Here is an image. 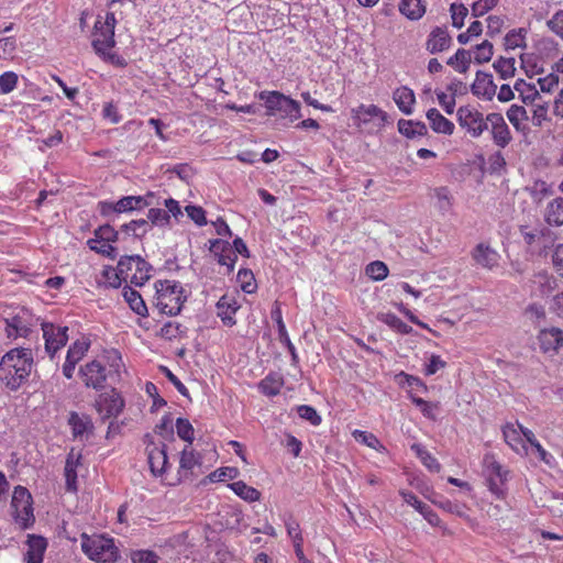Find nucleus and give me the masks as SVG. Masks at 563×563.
Masks as SVG:
<instances>
[{
    "label": "nucleus",
    "mask_w": 563,
    "mask_h": 563,
    "mask_svg": "<svg viewBox=\"0 0 563 563\" xmlns=\"http://www.w3.org/2000/svg\"><path fill=\"white\" fill-rule=\"evenodd\" d=\"M124 282V275L120 273L119 264L117 267L106 266L101 272V278L99 279V284L104 287L119 288Z\"/></svg>",
    "instance_id": "37998d69"
},
{
    "label": "nucleus",
    "mask_w": 563,
    "mask_h": 563,
    "mask_svg": "<svg viewBox=\"0 0 563 563\" xmlns=\"http://www.w3.org/2000/svg\"><path fill=\"white\" fill-rule=\"evenodd\" d=\"M377 319H378V321L385 323L391 330H394L395 332H397L399 334L405 335V334L411 333V331H412V328L409 324L404 322L398 316H396L393 312L379 313L377 316Z\"/></svg>",
    "instance_id": "79ce46f5"
},
{
    "label": "nucleus",
    "mask_w": 563,
    "mask_h": 563,
    "mask_svg": "<svg viewBox=\"0 0 563 563\" xmlns=\"http://www.w3.org/2000/svg\"><path fill=\"white\" fill-rule=\"evenodd\" d=\"M471 90L478 98L492 100L496 95L497 86L490 74L477 71Z\"/></svg>",
    "instance_id": "393cba45"
},
{
    "label": "nucleus",
    "mask_w": 563,
    "mask_h": 563,
    "mask_svg": "<svg viewBox=\"0 0 563 563\" xmlns=\"http://www.w3.org/2000/svg\"><path fill=\"white\" fill-rule=\"evenodd\" d=\"M115 24L117 20L113 12H108L104 18L97 16L91 34V44L98 55L106 56L114 47Z\"/></svg>",
    "instance_id": "39448f33"
},
{
    "label": "nucleus",
    "mask_w": 563,
    "mask_h": 563,
    "mask_svg": "<svg viewBox=\"0 0 563 563\" xmlns=\"http://www.w3.org/2000/svg\"><path fill=\"white\" fill-rule=\"evenodd\" d=\"M409 398L411 399L412 404L416 405L420 409L421 413L426 418H428L432 421L437 420V411L439 410V407H440L439 402H432V401L424 400L420 397L415 396L413 394H410Z\"/></svg>",
    "instance_id": "49530a36"
},
{
    "label": "nucleus",
    "mask_w": 563,
    "mask_h": 563,
    "mask_svg": "<svg viewBox=\"0 0 563 563\" xmlns=\"http://www.w3.org/2000/svg\"><path fill=\"white\" fill-rule=\"evenodd\" d=\"M177 435L186 442V445H192L195 439V430L188 419L178 418L176 420Z\"/></svg>",
    "instance_id": "864d4df0"
},
{
    "label": "nucleus",
    "mask_w": 563,
    "mask_h": 563,
    "mask_svg": "<svg viewBox=\"0 0 563 563\" xmlns=\"http://www.w3.org/2000/svg\"><path fill=\"white\" fill-rule=\"evenodd\" d=\"M123 297H124V300L128 302L129 307L136 314H139L141 317L147 316V313H148L147 306L139 291L132 289L131 287H124Z\"/></svg>",
    "instance_id": "4c0bfd02"
},
{
    "label": "nucleus",
    "mask_w": 563,
    "mask_h": 563,
    "mask_svg": "<svg viewBox=\"0 0 563 563\" xmlns=\"http://www.w3.org/2000/svg\"><path fill=\"white\" fill-rule=\"evenodd\" d=\"M147 219L152 222V224L157 227H167L170 221V216L168 211L159 208H151L147 213Z\"/></svg>",
    "instance_id": "69168bd1"
},
{
    "label": "nucleus",
    "mask_w": 563,
    "mask_h": 563,
    "mask_svg": "<svg viewBox=\"0 0 563 563\" xmlns=\"http://www.w3.org/2000/svg\"><path fill=\"white\" fill-rule=\"evenodd\" d=\"M472 53V60L476 64H485L488 63L494 54L493 44L485 40L481 44L476 45Z\"/></svg>",
    "instance_id": "de8ad7c7"
},
{
    "label": "nucleus",
    "mask_w": 563,
    "mask_h": 563,
    "mask_svg": "<svg viewBox=\"0 0 563 563\" xmlns=\"http://www.w3.org/2000/svg\"><path fill=\"white\" fill-rule=\"evenodd\" d=\"M74 437L82 435L89 426V421L80 417L77 412H71L68 419Z\"/></svg>",
    "instance_id": "0e129e2a"
},
{
    "label": "nucleus",
    "mask_w": 563,
    "mask_h": 563,
    "mask_svg": "<svg viewBox=\"0 0 563 563\" xmlns=\"http://www.w3.org/2000/svg\"><path fill=\"white\" fill-rule=\"evenodd\" d=\"M398 131L409 139L424 136L428 133L427 125L423 122L405 119L398 121Z\"/></svg>",
    "instance_id": "ea45409f"
},
{
    "label": "nucleus",
    "mask_w": 563,
    "mask_h": 563,
    "mask_svg": "<svg viewBox=\"0 0 563 563\" xmlns=\"http://www.w3.org/2000/svg\"><path fill=\"white\" fill-rule=\"evenodd\" d=\"M210 251L218 257L220 265L227 266L228 274L233 272L238 256L228 241L221 239L211 241Z\"/></svg>",
    "instance_id": "4be33fe9"
},
{
    "label": "nucleus",
    "mask_w": 563,
    "mask_h": 563,
    "mask_svg": "<svg viewBox=\"0 0 563 563\" xmlns=\"http://www.w3.org/2000/svg\"><path fill=\"white\" fill-rule=\"evenodd\" d=\"M123 367L120 351L107 349L96 358L82 364L78 369V376L86 388L102 390L108 379L120 378Z\"/></svg>",
    "instance_id": "f257e3e1"
},
{
    "label": "nucleus",
    "mask_w": 563,
    "mask_h": 563,
    "mask_svg": "<svg viewBox=\"0 0 563 563\" xmlns=\"http://www.w3.org/2000/svg\"><path fill=\"white\" fill-rule=\"evenodd\" d=\"M427 119L429 120L430 128L433 132L444 135H452L454 132V123L443 117L435 108L427 111Z\"/></svg>",
    "instance_id": "2f4dec72"
},
{
    "label": "nucleus",
    "mask_w": 563,
    "mask_h": 563,
    "mask_svg": "<svg viewBox=\"0 0 563 563\" xmlns=\"http://www.w3.org/2000/svg\"><path fill=\"white\" fill-rule=\"evenodd\" d=\"M453 38L446 26L433 27L426 41V49L430 54H439L451 48Z\"/></svg>",
    "instance_id": "412c9836"
},
{
    "label": "nucleus",
    "mask_w": 563,
    "mask_h": 563,
    "mask_svg": "<svg viewBox=\"0 0 563 563\" xmlns=\"http://www.w3.org/2000/svg\"><path fill=\"white\" fill-rule=\"evenodd\" d=\"M5 333L9 339L26 338L31 332V318L27 312L19 313L5 320Z\"/></svg>",
    "instance_id": "b1692460"
},
{
    "label": "nucleus",
    "mask_w": 563,
    "mask_h": 563,
    "mask_svg": "<svg viewBox=\"0 0 563 563\" xmlns=\"http://www.w3.org/2000/svg\"><path fill=\"white\" fill-rule=\"evenodd\" d=\"M525 30H511L505 36V47L506 49H516L518 47L525 46Z\"/></svg>",
    "instance_id": "052dcab7"
},
{
    "label": "nucleus",
    "mask_w": 563,
    "mask_h": 563,
    "mask_svg": "<svg viewBox=\"0 0 563 563\" xmlns=\"http://www.w3.org/2000/svg\"><path fill=\"white\" fill-rule=\"evenodd\" d=\"M297 412L300 418L309 421L312 426L317 427L321 423L322 419L318 411L309 405H301L297 407Z\"/></svg>",
    "instance_id": "338daca9"
},
{
    "label": "nucleus",
    "mask_w": 563,
    "mask_h": 563,
    "mask_svg": "<svg viewBox=\"0 0 563 563\" xmlns=\"http://www.w3.org/2000/svg\"><path fill=\"white\" fill-rule=\"evenodd\" d=\"M285 527L288 537L292 540V544L303 543V537L300 529V525L297 520L289 516L285 519Z\"/></svg>",
    "instance_id": "680f3d73"
},
{
    "label": "nucleus",
    "mask_w": 563,
    "mask_h": 563,
    "mask_svg": "<svg viewBox=\"0 0 563 563\" xmlns=\"http://www.w3.org/2000/svg\"><path fill=\"white\" fill-rule=\"evenodd\" d=\"M534 283L539 284L541 295L545 296L552 292L556 287V279L547 272L534 275Z\"/></svg>",
    "instance_id": "13d9d810"
},
{
    "label": "nucleus",
    "mask_w": 563,
    "mask_h": 563,
    "mask_svg": "<svg viewBox=\"0 0 563 563\" xmlns=\"http://www.w3.org/2000/svg\"><path fill=\"white\" fill-rule=\"evenodd\" d=\"M47 549V540L42 536L29 534L26 540V563H42Z\"/></svg>",
    "instance_id": "bb28decb"
},
{
    "label": "nucleus",
    "mask_w": 563,
    "mask_h": 563,
    "mask_svg": "<svg viewBox=\"0 0 563 563\" xmlns=\"http://www.w3.org/2000/svg\"><path fill=\"white\" fill-rule=\"evenodd\" d=\"M260 99L264 100L268 114L282 112L291 119L301 117L299 102L279 91H262Z\"/></svg>",
    "instance_id": "9b49d317"
},
{
    "label": "nucleus",
    "mask_w": 563,
    "mask_h": 563,
    "mask_svg": "<svg viewBox=\"0 0 563 563\" xmlns=\"http://www.w3.org/2000/svg\"><path fill=\"white\" fill-rule=\"evenodd\" d=\"M153 305L161 314L174 317L180 313L187 294L178 280L158 279L154 283Z\"/></svg>",
    "instance_id": "7ed1b4c3"
},
{
    "label": "nucleus",
    "mask_w": 563,
    "mask_h": 563,
    "mask_svg": "<svg viewBox=\"0 0 563 563\" xmlns=\"http://www.w3.org/2000/svg\"><path fill=\"white\" fill-rule=\"evenodd\" d=\"M216 308L217 316L221 319L224 325L231 328L236 324L235 313L241 308L236 295L224 294L218 300Z\"/></svg>",
    "instance_id": "aec40b11"
},
{
    "label": "nucleus",
    "mask_w": 563,
    "mask_h": 563,
    "mask_svg": "<svg viewBox=\"0 0 563 563\" xmlns=\"http://www.w3.org/2000/svg\"><path fill=\"white\" fill-rule=\"evenodd\" d=\"M11 508L13 520L21 529L25 530L34 525L33 499L25 487L16 486L14 488Z\"/></svg>",
    "instance_id": "6e6552de"
},
{
    "label": "nucleus",
    "mask_w": 563,
    "mask_h": 563,
    "mask_svg": "<svg viewBox=\"0 0 563 563\" xmlns=\"http://www.w3.org/2000/svg\"><path fill=\"white\" fill-rule=\"evenodd\" d=\"M398 8L411 21L420 20L427 10L424 0H401Z\"/></svg>",
    "instance_id": "f704fd0d"
},
{
    "label": "nucleus",
    "mask_w": 563,
    "mask_h": 563,
    "mask_svg": "<svg viewBox=\"0 0 563 563\" xmlns=\"http://www.w3.org/2000/svg\"><path fill=\"white\" fill-rule=\"evenodd\" d=\"M239 475H240V471L238 467L224 466V467H219L216 471L211 472L208 475V478L211 483H218V482L233 481V479L238 478Z\"/></svg>",
    "instance_id": "8fccbe9b"
},
{
    "label": "nucleus",
    "mask_w": 563,
    "mask_h": 563,
    "mask_svg": "<svg viewBox=\"0 0 563 563\" xmlns=\"http://www.w3.org/2000/svg\"><path fill=\"white\" fill-rule=\"evenodd\" d=\"M238 283L246 294H254L257 289V284L251 269L241 268L238 273Z\"/></svg>",
    "instance_id": "603ef678"
},
{
    "label": "nucleus",
    "mask_w": 563,
    "mask_h": 563,
    "mask_svg": "<svg viewBox=\"0 0 563 563\" xmlns=\"http://www.w3.org/2000/svg\"><path fill=\"white\" fill-rule=\"evenodd\" d=\"M201 455L192 445H185L179 453L178 468L173 476L167 477L168 486H177L185 481L197 477V471L201 467Z\"/></svg>",
    "instance_id": "0eeeda50"
},
{
    "label": "nucleus",
    "mask_w": 563,
    "mask_h": 563,
    "mask_svg": "<svg viewBox=\"0 0 563 563\" xmlns=\"http://www.w3.org/2000/svg\"><path fill=\"white\" fill-rule=\"evenodd\" d=\"M235 495L242 498L245 501L254 503L261 499V492L250 485H247L243 481L233 482L228 485Z\"/></svg>",
    "instance_id": "a19ab883"
},
{
    "label": "nucleus",
    "mask_w": 563,
    "mask_h": 563,
    "mask_svg": "<svg viewBox=\"0 0 563 563\" xmlns=\"http://www.w3.org/2000/svg\"><path fill=\"white\" fill-rule=\"evenodd\" d=\"M33 365L30 349H11L0 360V384L10 391H16L27 383Z\"/></svg>",
    "instance_id": "f03ea898"
},
{
    "label": "nucleus",
    "mask_w": 563,
    "mask_h": 563,
    "mask_svg": "<svg viewBox=\"0 0 563 563\" xmlns=\"http://www.w3.org/2000/svg\"><path fill=\"white\" fill-rule=\"evenodd\" d=\"M520 233L528 250L538 255L547 254L555 241V235L547 228L529 230L528 227H521Z\"/></svg>",
    "instance_id": "2eb2a0df"
},
{
    "label": "nucleus",
    "mask_w": 563,
    "mask_h": 563,
    "mask_svg": "<svg viewBox=\"0 0 563 563\" xmlns=\"http://www.w3.org/2000/svg\"><path fill=\"white\" fill-rule=\"evenodd\" d=\"M81 464V452L76 451L74 448L67 454L64 476L66 483V490L70 493H76L78 489L77 486V468Z\"/></svg>",
    "instance_id": "5701e85b"
},
{
    "label": "nucleus",
    "mask_w": 563,
    "mask_h": 563,
    "mask_svg": "<svg viewBox=\"0 0 563 563\" xmlns=\"http://www.w3.org/2000/svg\"><path fill=\"white\" fill-rule=\"evenodd\" d=\"M87 244L90 250H92L99 254H102L104 256H108L112 260L115 258V256H117L115 247L109 242H103L98 239H89Z\"/></svg>",
    "instance_id": "6e6d98bb"
},
{
    "label": "nucleus",
    "mask_w": 563,
    "mask_h": 563,
    "mask_svg": "<svg viewBox=\"0 0 563 563\" xmlns=\"http://www.w3.org/2000/svg\"><path fill=\"white\" fill-rule=\"evenodd\" d=\"M89 347L90 340L88 338L78 339L68 347L66 358L79 363L89 351Z\"/></svg>",
    "instance_id": "a18cd8bd"
},
{
    "label": "nucleus",
    "mask_w": 563,
    "mask_h": 563,
    "mask_svg": "<svg viewBox=\"0 0 563 563\" xmlns=\"http://www.w3.org/2000/svg\"><path fill=\"white\" fill-rule=\"evenodd\" d=\"M352 435L356 442L362 443L377 452L384 453L387 451L385 445L372 432L356 429L352 432Z\"/></svg>",
    "instance_id": "c03bdc74"
},
{
    "label": "nucleus",
    "mask_w": 563,
    "mask_h": 563,
    "mask_svg": "<svg viewBox=\"0 0 563 563\" xmlns=\"http://www.w3.org/2000/svg\"><path fill=\"white\" fill-rule=\"evenodd\" d=\"M501 431L504 441L514 452L521 455L528 454V448L523 438L521 437V430L518 428V423L515 424L508 422L503 427Z\"/></svg>",
    "instance_id": "cd10ccee"
},
{
    "label": "nucleus",
    "mask_w": 563,
    "mask_h": 563,
    "mask_svg": "<svg viewBox=\"0 0 563 563\" xmlns=\"http://www.w3.org/2000/svg\"><path fill=\"white\" fill-rule=\"evenodd\" d=\"M456 117L460 126L472 137H479L488 128L487 117L484 118L483 113L474 106H461L456 111Z\"/></svg>",
    "instance_id": "4468645a"
},
{
    "label": "nucleus",
    "mask_w": 563,
    "mask_h": 563,
    "mask_svg": "<svg viewBox=\"0 0 563 563\" xmlns=\"http://www.w3.org/2000/svg\"><path fill=\"white\" fill-rule=\"evenodd\" d=\"M432 197L435 199V207L442 213L450 211L454 205V197L446 186L435 187Z\"/></svg>",
    "instance_id": "58836bf2"
},
{
    "label": "nucleus",
    "mask_w": 563,
    "mask_h": 563,
    "mask_svg": "<svg viewBox=\"0 0 563 563\" xmlns=\"http://www.w3.org/2000/svg\"><path fill=\"white\" fill-rule=\"evenodd\" d=\"M99 417L104 421L119 417L125 407V400L117 388H111L98 395L93 405Z\"/></svg>",
    "instance_id": "ddd939ff"
},
{
    "label": "nucleus",
    "mask_w": 563,
    "mask_h": 563,
    "mask_svg": "<svg viewBox=\"0 0 563 563\" xmlns=\"http://www.w3.org/2000/svg\"><path fill=\"white\" fill-rule=\"evenodd\" d=\"M150 203L142 196H125L118 200L117 202L112 201H99L98 210L101 216L109 217L112 213H122L133 210H140L144 207H147Z\"/></svg>",
    "instance_id": "dca6fc26"
},
{
    "label": "nucleus",
    "mask_w": 563,
    "mask_h": 563,
    "mask_svg": "<svg viewBox=\"0 0 563 563\" xmlns=\"http://www.w3.org/2000/svg\"><path fill=\"white\" fill-rule=\"evenodd\" d=\"M411 450L416 452L421 463L432 472H440L441 465L438 460L420 444H413Z\"/></svg>",
    "instance_id": "09e8293b"
},
{
    "label": "nucleus",
    "mask_w": 563,
    "mask_h": 563,
    "mask_svg": "<svg viewBox=\"0 0 563 563\" xmlns=\"http://www.w3.org/2000/svg\"><path fill=\"white\" fill-rule=\"evenodd\" d=\"M543 219L551 227L563 225V197H556L547 203Z\"/></svg>",
    "instance_id": "473e14b6"
},
{
    "label": "nucleus",
    "mask_w": 563,
    "mask_h": 563,
    "mask_svg": "<svg viewBox=\"0 0 563 563\" xmlns=\"http://www.w3.org/2000/svg\"><path fill=\"white\" fill-rule=\"evenodd\" d=\"M472 63V53L468 49L459 48L454 55L448 58L446 64L460 74H466Z\"/></svg>",
    "instance_id": "e433bc0d"
},
{
    "label": "nucleus",
    "mask_w": 563,
    "mask_h": 563,
    "mask_svg": "<svg viewBox=\"0 0 563 563\" xmlns=\"http://www.w3.org/2000/svg\"><path fill=\"white\" fill-rule=\"evenodd\" d=\"M121 229L135 238H142L148 230V221L145 219L132 220L123 224Z\"/></svg>",
    "instance_id": "bf43d9fd"
},
{
    "label": "nucleus",
    "mask_w": 563,
    "mask_h": 563,
    "mask_svg": "<svg viewBox=\"0 0 563 563\" xmlns=\"http://www.w3.org/2000/svg\"><path fill=\"white\" fill-rule=\"evenodd\" d=\"M515 91L518 92L519 98L526 104H531L539 97V90L536 82L527 81L525 79H517L514 86Z\"/></svg>",
    "instance_id": "c9c22d12"
},
{
    "label": "nucleus",
    "mask_w": 563,
    "mask_h": 563,
    "mask_svg": "<svg viewBox=\"0 0 563 563\" xmlns=\"http://www.w3.org/2000/svg\"><path fill=\"white\" fill-rule=\"evenodd\" d=\"M82 553L96 563H115L121 554L114 538L106 533L80 534Z\"/></svg>",
    "instance_id": "20e7f679"
},
{
    "label": "nucleus",
    "mask_w": 563,
    "mask_h": 563,
    "mask_svg": "<svg viewBox=\"0 0 563 563\" xmlns=\"http://www.w3.org/2000/svg\"><path fill=\"white\" fill-rule=\"evenodd\" d=\"M353 124L368 133L380 130L388 123V113L378 106L361 103L351 110Z\"/></svg>",
    "instance_id": "423d86ee"
},
{
    "label": "nucleus",
    "mask_w": 563,
    "mask_h": 563,
    "mask_svg": "<svg viewBox=\"0 0 563 563\" xmlns=\"http://www.w3.org/2000/svg\"><path fill=\"white\" fill-rule=\"evenodd\" d=\"M366 275L377 282L384 280L388 276V267L384 262L374 261L366 266Z\"/></svg>",
    "instance_id": "4d7b16f0"
},
{
    "label": "nucleus",
    "mask_w": 563,
    "mask_h": 563,
    "mask_svg": "<svg viewBox=\"0 0 563 563\" xmlns=\"http://www.w3.org/2000/svg\"><path fill=\"white\" fill-rule=\"evenodd\" d=\"M284 384L285 380L282 374L271 372L258 383V389L263 395L274 397L280 393Z\"/></svg>",
    "instance_id": "72a5a7b5"
},
{
    "label": "nucleus",
    "mask_w": 563,
    "mask_h": 563,
    "mask_svg": "<svg viewBox=\"0 0 563 563\" xmlns=\"http://www.w3.org/2000/svg\"><path fill=\"white\" fill-rule=\"evenodd\" d=\"M396 380L400 386L407 385L411 388H417L422 393L428 391L427 384L420 377L407 374L402 371L396 375Z\"/></svg>",
    "instance_id": "5fc2aeb1"
},
{
    "label": "nucleus",
    "mask_w": 563,
    "mask_h": 563,
    "mask_svg": "<svg viewBox=\"0 0 563 563\" xmlns=\"http://www.w3.org/2000/svg\"><path fill=\"white\" fill-rule=\"evenodd\" d=\"M131 560L133 563H157L158 555L151 550H137L132 552Z\"/></svg>",
    "instance_id": "774afa93"
},
{
    "label": "nucleus",
    "mask_w": 563,
    "mask_h": 563,
    "mask_svg": "<svg viewBox=\"0 0 563 563\" xmlns=\"http://www.w3.org/2000/svg\"><path fill=\"white\" fill-rule=\"evenodd\" d=\"M506 115L517 132L523 135L530 132L529 115L525 107L512 104L507 110Z\"/></svg>",
    "instance_id": "c756f323"
},
{
    "label": "nucleus",
    "mask_w": 563,
    "mask_h": 563,
    "mask_svg": "<svg viewBox=\"0 0 563 563\" xmlns=\"http://www.w3.org/2000/svg\"><path fill=\"white\" fill-rule=\"evenodd\" d=\"M400 496L408 505L412 506L417 511H419L423 518L432 526L439 527L441 523V519L438 514L432 510V508L422 503L413 493L408 490H400Z\"/></svg>",
    "instance_id": "a878e982"
},
{
    "label": "nucleus",
    "mask_w": 563,
    "mask_h": 563,
    "mask_svg": "<svg viewBox=\"0 0 563 563\" xmlns=\"http://www.w3.org/2000/svg\"><path fill=\"white\" fill-rule=\"evenodd\" d=\"M515 64L516 60L514 57H499L495 60L493 66L503 79H507L515 75Z\"/></svg>",
    "instance_id": "3c124183"
},
{
    "label": "nucleus",
    "mask_w": 563,
    "mask_h": 563,
    "mask_svg": "<svg viewBox=\"0 0 563 563\" xmlns=\"http://www.w3.org/2000/svg\"><path fill=\"white\" fill-rule=\"evenodd\" d=\"M119 266L125 283L143 286L151 277L152 266L139 255L122 256Z\"/></svg>",
    "instance_id": "1a4fd4ad"
},
{
    "label": "nucleus",
    "mask_w": 563,
    "mask_h": 563,
    "mask_svg": "<svg viewBox=\"0 0 563 563\" xmlns=\"http://www.w3.org/2000/svg\"><path fill=\"white\" fill-rule=\"evenodd\" d=\"M487 120L494 144L500 148L507 147L512 141V135L504 117L493 112L487 114Z\"/></svg>",
    "instance_id": "6ab92c4d"
},
{
    "label": "nucleus",
    "mask_w": 563,
    "mask_h": 563,
    "mask_svg": "<svg viewBox=\"0 0 563 563\" xmlns=\"http://www.w3.org/2000/svg\"><path fill=\"white\" fill-rule=\"evenodd\" d=\"M473 260L481 266L487 269H493L498 266L499 254L492 249L488 244L479 243L472 252Z\"/></svg>",
    "instance_id": "c85d7f7f"
},
{
    "label": "nucleus",
    "mask_w": 563,
    "mask_h": 563,
    "mask_svg": "<svg viewBox=\"0 0 563 563\" xmlns=\"http://www.w3.org/2000/svg\"><path fill=\"white\" fill-rule=\"evenodd\" d=\"M393 99L404 114L410 115L413 112L416 96L411 88L407 86L396 88L393 92Z\"/></svg>",
    "instance_id": "7c9ffc66"
},
{
    "label": "nucleus",
    "mask_w": 563,
    "mask_h": 563,
    "mask_svg": "<svg viewBox=\"0 0 563 563\" xmlns=\"http://www.w3.org/2000/svg\"><path fill=\"white\" fill-rule=\"evenodd\" d=\"M484 470L489 492L498 499H505L507 496L506 483L509 471L495 460L494 455H485Z\"/></svg>",
    "instance_id": "9d476101"
},
{
    "label": "nucleus",
    "mask_w": 563,
    "mask_h": 563,
    "mask_svg": "<svg viewBox=\"0 0 563 563\" xmlns=\"http://www.w3.org/2000/svg\"><path fill=\"white\" fill-rule=\"evenodd\" d=\"M43 336L45 339L46 352L54 357L55 353L66 345L68 335L67 327H59L53 323H43Z\"/></svg>",
    "instance_id": "a211bd4d"
},
{
    "label": "nucleus",
    "mask_w": 563,
    "mask_h": 563,
    "mask_svg": "<svg viewBox=\"0 0 563 563\" xmlns=\"http://www.w3.org/2000/svg\"><path fill=\"white\" fill-rule=\"evenodd\" d=\"M145 450L152 474L155 477H161L162 482L167 485V477L173 476V473L170 472L172 465L168 462L166 444L151 441Z\"/></svg>",
    "instance_id": "f8f14e48"
},
{
    "label": "nucleus",
    "mask_w": 563,
    "mask_h": 563,
    "mask_svg": "<svg viewBox=\"0 0 563 563\" xmlns=\"http://www.w3.org/2000/svg\"><path fill=\"white\" fill-rule=\"evenodd\" d=\"M537 342L543 354L556 355L563 346V330L558 327L541 329Z\"/></svg>",
    "instance_id": "f3484780"
},
{
    "label": "nucleus",
    "mask_w": 563,
    "mask_h": 563,
    "mask_svg": "<svg viewBox=\"0 0 563 563\" xmlns=\"http://www.w3.org/2000/svg\"><path fill=\"white\" fill-rule=\"evenodd\" d=\"M452 25L461 29L464 25V20L468 14L467 8L462 3H452L450 7Z\"/></svg>",
    "instance_id": "e2e57ef3"
}]
</instances>
